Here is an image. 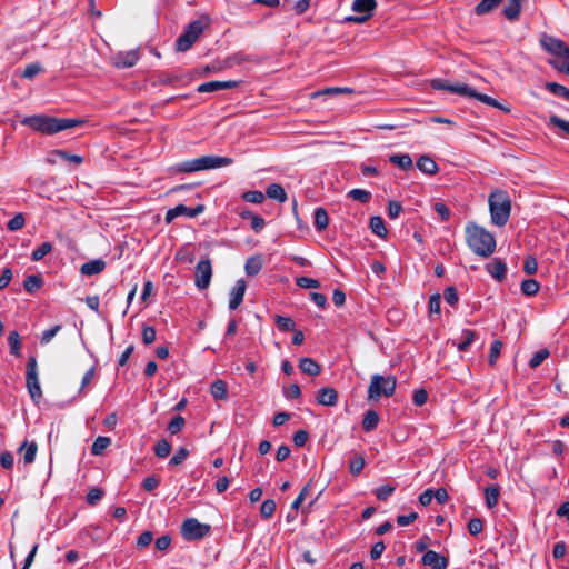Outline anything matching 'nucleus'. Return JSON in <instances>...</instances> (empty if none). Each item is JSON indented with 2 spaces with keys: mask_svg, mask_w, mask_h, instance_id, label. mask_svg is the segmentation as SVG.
<instances>
[{
  "mask_svg": "<svg viewBox=\"0 0 569 569\" xmlns=\"http://www.w3.org/2000/svg\"><path fill=\"white\" fill-rule=\"evenodd\" d=\"M466 241L470 250L482 258L490 257L496 250L493 234L475 222L466 226Z\"/></svg>",
  "mask_w": 569,
  "mask_h": 569,
  "instance_id": "f257e3e1",
  "label": "nucleus"
},
{
  "mask_svg": "<svg viewBox=\"0 0 569 569\" xmlns=\"http://www.w3.org/2000/svg\"><path fill=\"white\" fill-rule=\"evenodd\" d=\"M83 121L72 118H54L49 116L26 117L21 123L43 134H54L81 124Z\"/></svg>",
  "mask_w": 569,
  "mask_h": 569,
  "instance_id": "f03ea898",
  "label": "nucleus"
},
{
  "mask_svg": "<svg viewBox=\"0 0 569 569\" xmlns=\"http://www.w3.org/2000/svg\"><path fill=\"white\" fill-rule=\"evenodd\" d=\"M491 222L495 226L503 227L509 220L511 212V200L507 191L497 189L488 198Z\"/></svg>",
  "mask_w": 569,
  "mask_h": 569,
  "instance_id": "7ed1b4c3",
  "label": "nucleus"
},
{
  "mask_svg": "<svg viewBox=\"0 0 569 569\" xmlns=\"http://www.w3.org/2000/svg\"><path fill=\"white\" fill-rule=\"evenodd\" d=\"M397 387V378L392 375H372L368 387V399L378 401L381 397H391Z\"/></svg>",
  "mask_w": 569,
  "mask_h": 569,
  "instance_id": "20e7f679",
  "label": "nucleus"
},
{
  "mask_svg": "<svg viewBox=\"0 0 569 569\" xmlns=\"http://www.w3.org/2000/svg\"><path fill=\"white\" fill-rule=\"evenodd\" d=\"M207 24L202 19H198L189 23L183 33L179 36L176 41L177 51H188L203 32Z\"/></svg>",
  "mask_w": 569,
  "mask_h": 569,
  "instance_id": "39448f33",
  "label": "nucleus"
},
{
  "mask_svg": "<svg viewBox=\"0 0 569 569\" xmlns=\"http://www.w3.org/2000/svg\"><path fill=\"white\" fill-rule=\"evenodd\" d=\"M539 43L546 52L555 58L569 61V46L563 40L548 33H542Z\"/></svg>",
  "mask_w": 569,
  "mask_h": 569,
  "instance_id": "423d86ee",
  "label": "nucleus"
},
{
  "mask_svg": "<svg viewBox=\"0 0 569 569\" xmlns=\"http://www.w3.org/2000/svg\"><path fill=\"white\" fill-rule=\"evenodd\" d=\"M211 531V526L202 523L196 518H188L181 525V535L187 541L203 539Z\"/></svg>",
  "mask_w": 569,
  "mask_h": 569,
  "instance_id": "0eeeda50",
  "label": "nucleus"
},
{
  "mask_svg": "<svg viewBox=\"0 0 569 569\" xmlns=\"http://www.w3.org/2000/svg\"><path fill=\"white\" fill-rule=\"evenodd\" d=\"M27 389L34 402H38L42 397V390L38 379L37 371V358L34 356L29 357L27 362L26 372Z\"/></svg>",
  "mask_w": 569,
  "mask_h": 569,
  "instance_id": "6e6552de",
  "label": "nucleus"
},
{
  "mask_svg": "<svg viewBox=\"0 0 569 569\" xmlns=\"http://www.w3.org/2000/svg\"><path fill=\"white\" fill-rule=\"evenodd\" d=\"M376 7V0H353L351 8L355 12L360 14L346 17L345 21L352 23H365L371 18Z\"/></svg>",
  "mask_w": 569,
  "mask_h": 569,
  "instance_id": "1a4fd4ad",
  "label": "nucleus"
},
{
  "mask_svg": "<svg viewBox=\"0 0 569 569\" xmlns=\"http://www.w3.org/2000/svg\"><path fill=\"white\" fill-rule=\"evenodd\" d=\"M196 286L200 290L209 287L212 278V267L210 260H200L196 266Z\"/></svg>",
  "mask_w": 569,
  "mask_h": 569,
  "instance_id": "9d476101",
  "label": "nucleus"
},
{
  "mask_svg": "<svg viewBox=\"0 0 569 569\" xmlns=\"http://www.w3.org/2000/svg\"><path fill=\"white\" fill-rule=\"evenodd\" d=\"M204 204H198L194 208L187 207L182 203L171 208L167 211L164 220L167 223H171L176 218L180 216H187L189 218H194L204 211Z\"/></svg>",
  "mask_w": 569,
  "mask_h": 569,
  "instance_id": "9b49d317",
  "label": "nucleus"
},
{
  "mask_svg": "<svg viewBox=\"0 0 569 569\" xmlns=\"http://www.w3.org/2000/svg\"><path fill=\"white\" fill-rule=\"evenodd\" d=\"M196 159L198 171L227 167L233 163V159L220 156H202Z\"/></svg>",
  "mask_w": 569,
  "mask_h": 569,
  "instance_id": "f8f14e48",
  "label": "nucleus"
},
{
  "mask_svg": "<svg viewBox=\"0 0 569 569\" xmlns=\"http://www.w3.org/2000/svg\"><path fill=\"white\" fill-rule=\"evenodd\" d=\"M138 60L139 53L136 50L118 52L112 58L113 66L119 69L131 68L138 62Z\"/></svg>",
  "mask_w": 569,
  "mask_h": 569,
  "instance_id": "ddd939ff",
  "label": "nucleus"
},
{
  "mask_svg": "<svg viewBox=\"0 0 569 569\" xmlns=\"http://www.w3.org/2000/svg\"><path fill=\"white\" fill-rule=\"evenodd\" d=\"M239 86V81L237 80H228V81H209L201 83L197 91L199 93H207V92H214L219 90H227V89H233Z\"/></svg>",
  "mask_w": 569,
  "mask_h": 569,
  "instance_id": "4468645a",
  "label": "nucleus"
},
{
  "mask_svg": "<svg viewBox=\"0 0 569 569\" xmlns=\"http://www.w3.org/2000/svg\"><path fill=\"white\" fill-rule=\"evenodd\" d=\"M467 91L468 92H466L465 97L477 99L480 102H482L485 104H488V106H491L493 108L500 109V110H502L506 113L510 112V107L501 104L498 100H496L495 98H492V97H490L488 94L480 93V92L473 90L472 88H470L469 86H468V90Z\"/></svg>",
  "mask_w": 569,
  "mask_h": 569,
  "instance_id": "2eb2a0df",
  "label": "nucleus"
},
{
  "mask_svg": "<svg viewBox=\"0 0 569 569\" xmlns=\"http://www.w3.org/2000/svg\"><path fill=\"white\" fill-rule=\"evenodd\" d=\"M421 562L425 566L431 567V569H447L448 567V559L433 550L426 551Z\"/></svg>",
  "mask_w": 569,
  "mask_h": 569,
  "instance_id": "dca6fc26",
  "label": "nucleus"
},
{
  "mask_svg": "<svg viewBox=\"0 0 569 569\" xmlns=\"http://www.w3.org/2000/svg\"><path fill=\"white\" fill-rule=\"evenodd\" d=\"M430 84L435 90H447V91H450L452 93H457V94L463 96V97H465L466 92H468L467 84H463V83L450 84V83H448V81H446L443 79H433V80H431Z\"/></svg>",
  "mask_w": 569,
  "mask_h": 569,
  "instance_id": "f3484780",
  "label": "nucleus"
},
{
  "mask_svg": "<svg viewBox=\"0 0 569 569\" xmlns=\"http://www.w3.org/2000/svg\"><path fill=\"white\" fill-rule=\"evenodd\" d=\"M316 399L321 406L333 407L338 402V392L331 387H323L318 390Z\"/></svg>",
  "mask_w": 569,
  "mask_h": 569,
  "instance_id": "a211bd4d",
  "label": "nucleus"
},
{
  "mask_svg": "<svg viewBox=\"0 0 569 569\" xmlns=\"http://www.w3.org/2000/svg\"><path fill=\"white\" fill-rule=\"evenodd\" d=\"M246 292V281L240 279L237 281L236 286L232 288L229 300V309L236 310L243 301Z\"/></svg>",
  "mask_w": 569,
  "mask_h": 569,
  "instance_id": "6ab92c4d",
  "label": "nucleus"
},
{
  "mask_svg": "<svg viewBox=\"0 0 569 569\" xmlns=\"http://www.w3.org/2000/svg\"><path fill=\"white\" fill-rule=\"evenodd\" d=\"M526 0H507L502 13L509 21H516L521 13V6Z\"/></svg>",
  "mask_w": 569,
  "mask_h": 569,
  "instance_id": "aec40b11",
  "label": "nucleus"
},
{
  "mask_svg": "<svg viewBox=\"0 0 569 569\" xmlns=\"http://www.w3.org/2000/svg\"><path fill=\"white\" fill-rule=\"evenodd\" d=\"M488 273L497 281H502L506 278L507 266L503 261L495 259L486 266Z\"/></svg>",
  "mask_w": 569,
  "mask_h": 569,
  "instance_id": "412c9836",
  "label": "nucleus"
},
{
  "mask_svg": "<svg viewBox=\"0 0 569 569\" xmlns=\"http://www.w3.org/2000/svg\"><path fill=\"white\" fill-rule=\"evenodd\" d=\"M38 451V445L34 441L24 440L19 447V453L22 455L24 463L30 465L34 461Z\"/></svg>",
  "mask_w": 569,
  "mask_h": 569,
  "instance_id": "4be33fe9",
  "label": "nucleus"
},
{
  "mask_svg": "<svg viewBox=\"0 0 569 569\" xmlns=\"http://www.w3.org/2000/svg\"><path fill=\"white\" fill-rule=\"evenodd\" d=\"M106 268V262L102 259H94L83 263L80 272L84 276H96L102 272Z\"/></svg>",
  "mask_w": 569,
  "mask_h": 569,
  "instance_id": "5701e85b",
  "label": "nucleus"
},
{
  "mask_svg": "<svg viewBox=\"0 0 569 569\" xmlns=\"http://www.w3.org/2000/svg\"><path fill=\"white\" fill-rule=\"evenodd\" d=\"M417 168L421 172L429 174V176L436 174L439 170L438 164L435 162V160L428 156H421L417 160Z\"/></svg>",
  "mask_w": 569,
  "mask_h": 569,
  "instance_id": "b1692460",
  "label": "nucleus"
},
{
  "mask_svg": "<svg viewBox=\"0 0 569 569\" xmlns=\"http://www.w3.org/2000/svg\"><path fill=\"white\" fill-rule=\"evenodd\" d=\"M210 393L214 400H227L228 399L227 383L221 379L214 380L210 386Z\"/></svg>",
  "mask_w": 569,
  "mask_h": 569,
  "instance_id": "393cba45",
  "label": "nucleus"
},
{
  "mask_svg": "<svg viewBox=\"0 0 569 569\" xmlns=\"http://www.w3.org/2000/svg\"><path fill=\"white\" fill-rule=\"evenodd\" d=\"M299 369L308 376H317L320 373V366L309 357H305L299 361Z\"/></svg>",
  "mask_w": 569,
  "mask_h": 569,
  "instance_id": "a878e982",
  "label": "nucleus"
},
{
  "mask_svg": "<svg viewBox=\"0 0 569 569\" xmlns=\"http://www.w3.org/2000/svg\"><path fill=\"white\" fill-rule=\"evenodd\" d=\"M268 198L279 201L280 203H283L287 201L288 197L279 183H271L267 187L266 193Z\"/></svg>",
  "mask_w": 569,
  "mask_h": 569,
  "instance_id": "bb28decb",
  "label": "nucleus"
},
{
  "mask_svg": "<svg viewBox=\"0 0 569 569\" xmlns=\"http://www.w3.org/2000/svg\"><path fill=\"white\" fill-rule=\"evenodd\" d=\"M499 495H500V489H499V486H497V485L488 486L485 489L486 506L489 509H492L498 505Z\"/></svg>",
  "mask_w": 569,
  "mask_h": 569,
  "instance_id": "cd10ccee",
  "label": "nucleus"
},
{
  "mask_svg": "<svg viewBox=\"0 0 569 569\" xmlns=\"http://www.w3.org/2000/svg\"><path fill=\"white\" fill-rule=\"evenodd\" d=\"M379 415L375 410H368L365 413L361 426L366 432H370L378 427Z\"/></svg>",
  "mask_w": 569,
  "mask_h": 569,
  "instance_id": "c85d7f7f",
  "label": "nucleus"
},
{
  "mask_svg": "<svg viewBox=\"0 0 569 569\" xmlns=\"http://www.w3.org/2000/svg\"><path fill=\"white\" fill-rule=\"evenodd\" d=\"M313 223L318 231H322L328 227L329 217L325 208L319 207L315 210Z\"/></svg>",
  "mask_w": 569,
  "mask_h": 569,
  "instance_id": "c756f323",
  "label": "nucleus"
},
{
  "mask_svg": "<svg viewBox=\"0 0 569 569\" xmlns=\"http://www.w3.org/2000/svg\"><path fill=\"white\" fill-rule=\"evenodd\" d=\"M262 268V258L260 256L250 257L244 264L246 273L249 277L256 276Z\"/></svg>",
  "mask_w": 569,
  "mask_h": 569,
  "instance_id": "7c9ffc66",
  "label": "nucleus"
},
{
  "mask_svg": "<svg viewBox=\"0 0 569 569\" xmlns=\"http://www.w3.org/2000/svg\"><path fill=\"white\" fill-rule=\"evenodd\" d=\"M389 161L402 170H409L412 168V159L409 154H392L389 157Z\"/></svg>",
  "mask_w": 569,
  "mask_h": 569,
  "instance_id": "2f4dec72",
  "label": "nucleus"
},
{
  "mask_svg": "<svg viewBox=\"0 0 569 569\" xmlns=\"http://www.w3.org/2000/svg\"><path fill=\"white\" fill-rule=\"evenodd\" d=\"M370 230L372 233L380 238H385L387 236V228L385 226V221L381 217L375 216L370 218L369 222Z\"/></svg>",
  "mask_w": 569,
  "mask_h": 569,
  "instance_id": "473e14b6",
  "label": "nucleus"
},
{
  "mask_svg": "<svg viewBox=\"0 0 569 569\" xmlns=\"http://www.w3.org/2000/svg\"><path fill=\"white\" fill-rule=\"evenodd\" d=\"M502 0H481L475 8L477 16H483L496 9Z\"/></svg>",
  "mask_w": 569,
  "mask_h": 569,
  "instance_id": "72a5a7b5",
  "label": "nucleus"
},
{
  "mask_svg": "<svg viewBox=\"0 0 569 569\" xmlns=\"http://www.w3.org/2000/svg\"><path fill=\"white\" fill-rule=\"evenodd\" d=\"M546 89L552 94L569 101V89L558 82H547Z\"/></svg>",
  "mask_w": 569,
  "mask_h": 569,
  "instance_id": "f704fd0d",
  "label": "nucleus"
},
{
  "mask_svg": "<svg viewBox=\"0 0 569 569\" xmlns=\"http://www.w3.org/2000/svg\"><path fill=\"white\" fill-rule=\"evenodd\" d=\"M43 284V280L40 276L30 274L24 279L23 287L27 292L32 293L39 290Z\"/></svg>",
  "mask_w": 569,
  "mask_h": 569,
  "instance_id": "c9c22d12",
  "label": "nucleus"
},
{
  "mask_svg": "<svg viewBox=\"0 0 569 569\" xmlns=\"http://www.w3.org/2000/svg\"><path fill=\"white\" fill-rule=\"evenodd\" d=\"M8 343L10 347V353L20 357L21 356V340L18 331H11L8 336Z\"/></svg>",
  "mask_w": 569,
  "mask_h": 569,
  "instance_id": "e433bc0d",
  "label": "nucleus"
},
{
  "mask_svg": "<svg viewBox=\"0 0 569 569\" xmlns=\"http://www.w3.org/2000/svg\"><path fill=\"white\" fill-rule=\"evenodd\" d=\"M521 291L523 295L528 296V297H532L535 296L539 289H540V284L537 280L535 279H527V280H523L521 282Z\"/></svg>",
  "mask_w": 569,
  "mask_h": 569,
  "instance_id": "4c0bfd02",
  "label": "nucleus"
},
{
  "mask_svg": "<svg viewBox=\"0 0 569 569\" xmlns=\"http://www.w3.org/2000/svg\"><path fill=\"white\" fill-rule=\"evenodd\" d=\"M154 455L160 458V459H163V458H167L169 455H170V451H171V445L168 440L166 439H161L159 441H157V443L154 445Z\"/></svg>",
  "mask_w": 569,
  "mask_h": 569,
  "instance_id": "58836bf2",
  "label": "nucleus"
},
{
  "mask_svg": "<svg viewBox=\"0 0 569 569\" xmlns=\"http://www.w3.org/2000/svg\"><path fill=\"white\" fill-rule=\"evenodd\" d=\"M476 337L475 331L470 329L462 330V340L457 343V348L459 351H466L470 345L473 342Z\"/></svg>",
  "mask_w": 569,
  "mask_h": 569,
  "instance_id": "ea45409f",
  "label": "nucleus"
},
{
  "mask_svg": "<svg viewBox=\"0 0 569 569\" xmlns=\"http://www.w3.org/2000/svg\"><path fill=\"white\" fill-rule=\"evenodd\" d=\"M274 321H276L277 326L279 327V329L282 331H295V329H296L295 321L289 317L276 315Z\"/></svg>",
  "mask_w": 569,
  "mask_h": 569,
  "instance_id": "a19ab883",
  "label": "nucleus"
},
{
  "mask_svg": "<svg viewBox=\"0 0 569 569\" xmlns=\"http://www.w3.org/2000/svg\"><path fill=\"white\" fill-rule=\"evenodd\" d=\"M52 250V244L50 242H42L37 249H34L31 253L32 261H40L43 259L50 251Z\"/></svg>",
  "mask_w": 569,
  "mask_h": 569,
  "instance_id": "79ce46f5",
  "label": "nucleus"
},
{
  "mask_svg": "<svg viewBox=\"0 0 569 569\" xmlns=\"http://www.w3.org/2000/svg\"><path fill=\"white\" fill-rule=\"evenodd\" d=\"M353 89L347 88V87H329L323 89L322 91H317L312 93V98H316L321 94H329V96H336L340 93H352Z\"/></svg>",
  "mask_w": 569,
  "mask_h": 569,
  "instance_id": "37998d69",
  "label": "nucleus"
},
{
  "mask_svg": "<svg viewBox=\"0 0 569 569\" xmlns=\"http://www.w3.org/2000/svg\"><path fill=\"white\" fill-rule=\"evenodd\" d=\"M111 443L110 438L99 436L92 443L91 452L93 455H100Z\"/></svg>",
  "mask_w": 569,
  "mask_h": 569,
  "instance_id": "c03bdc74",
  "label": "nucleus"
},
{
  "mask_svg": "<svg viewBox=\"0 0 569 569\" xmlns=\"http://www.w3.org/2000/svg\"><path fill=\"white\" fill-rule=\"evenodd\" d=\"M348 197L361 203H367L371 199V193L363 189H352L348 192Z\"/></svg>",
  "mask_w": 569,
  "mask_h": 569,
  "instance_id": "a18cd8bd",
  "label": "nucleus"
},
{
  "mask_svg": "<svg viewBox=\"0 0 569 569\" xmlns=\"http://www.w3.org/2000/svg\"><path fill=\"white\" fill-rule=\"evenodd\" d=\"M51 154L57 156L60 159L73 162L76 164H81L83 162V158L81 156L70 154L69 152L61 149L53 150Z\"/></svg>",
  "mask_w": 569,
  "mask_h": 569,
  "instance_id": "49530a36",
  "label": "nucleus"
},
{
  "mask_svg": "<svg viewBox=\"0 0 569 569\" xmlns=\"http://www.w3.org/2000/svg\"><path fill=\"white\" fill-rule=\"evenodd\" d=\"M276 502L272 499H267L260 507L261 517L264 519L271 518L276 512Z\"/></svg>",
  "mask_w": 569,
  "mask_h": 569,
  "instance_id": "de8ad7c7",
  "label": "nucleus"
},
{
  "mask_svg": "<svg viewBox=\"0 0 569 569\" xmlns=\"http://www.w3.org/2000/svg\"><path fill=\"white\" fill-rule=\"evenodd\" d=\"M365 459L362 456H355L349 463V471L353 476H358L361 473L365 467Z\"/></svg>",
  "mask_w": 569,
  "mask_h": 569,
  "instance_id": "09e8293b",
  "label": "nucleus"
},
{
  "mask_svg": "<svg viewBox=\"0 0 569 569\" xmlns=\"http://www.w3.org/2000/svg\"><path fill=\"white\" fill-rule=\"evenodd\" d=\"M266 194L258 190L247 191L242 194V199L250 203H261L263 202Z\"/></svg>",
  "mask_w": 569,
  "mask_h": 569,
  "instance_id": "8fccbe9b",
  "label": "nucleus"
},
{
  "mask_svg": "<svg viewBox=\"0 0 569 569\" xmlns=\"http://www.w3.org/2000/svg\"><path fill=\"white\" fill-rule=\"evenodd\" d=\"M502 348V342L500 340H495L491 343L489 356H488V362L490 366H495L497 362V359L500 355Z\"/></svg>",
  "mask_w": 569,
  "mask_h": 569,
  "instance_id": "3c124183",
  "label": "nucleus"
},
{
  "mask_svg": "<svg viewBox=\"0 0 569 569\" xmlns=\"http://www.w3.org/2000/svg\"><path fill=\"white\" fill-rule=\"evenodd\" d=\"M549 356V351L547 349H540L537 352L533 353L531 359L529 360L530 368H537L539 367L545 359H547Z\"/></svg>",
  "mask_w": 569,
  "mask_h": 569,
  "instance_id": "603ef678",
  "label": "nucleus"
},
{
  "mask_svg": "<svg viewBox=\"0 0 569 569\" xmlns=\"http://www.w3.org/2000/svg\"><path fill=\"white\" fill-rule=\"evenodd\" d=\"M184 418L182 416H176L168 425V431L171 435L179 433L184 427Z\"/></svg>",
  "mask_w": 569,
  "mask_h": 569,
  "instance_id": "864d4df0",
  "label": "nucleus"
},
{
  "mask_svg": "<svg viewBox=\"0 0 569 569\" xmlns=\"http://www.w3.org/2000/svg\"><path fill=\"white\" fill-rule=\"evenodd\" d=\"M311 485H312V480H309L308 483L301 489L298 497L291 503V509L298 510L300 508L301 503L305 501V499L311 488Z\"/></svg>",
  "mask_w": 569,
  "mask_h": 569,
  "instance_id": "5fc2aeb1",
  "label": "nucleus"
},
{
  "mask_svg": "<svg viewBox=\"0 0 569 569\" xmlns=\"http://www.w3.org/2000/svg\"><path fill=\"white\" fill-rule=\"evenodd\" d=\"M102 497L103 490L98 487H94L89 490L86 500L90 506H94L102 499Z\"/></svg>",
  "mask_w": 569,
  "mask_h": 569,
  "instance_id": "6e6d98bb",
  "label": "nucleus"
},
{
  "mask_svg": "<svg viewBox=\"0 0 569 569\" xmlns=\"http://www.w3.org/2000/svg\"><path fill=\"white\" fill-rule=\"evenodd\" d=\"M197 166H198L197 164V159H191V160L182 161V162L177 164V171L186 172V173L196 172V171H198V167Z\"/></svg>",
  "mask_w": 569,
  "mask_h": 569,
  "instance_id": "4d7b16f0",
  "label": "nucleus"
},
{
  "mask_svg": "<svg viewBox=\"0 0 569 569\" xmlns=\"http://www.w3.org/2000/svg\"><path fill=\"white\" fill-rule=\"evenodd\" d=\"M395 490H396V488L393 486L383 485V486L378 487L375 490V493L379 500H387L395 492Z\"/></svg>",
  "mask_w": 569,
  "mask_h": 569,
  "instance_id": "13d9d810",
  "label": "nucleus"
},
{
  "mask_svg": "<svg viewBox=\"0 0 569 569\" xmlns=\"http://www.w3.org/2000/svg\"><path fill=\"white\" fill-rule=\"evenodd\" d=\"M189 456V451L186 448H179L176 453L171 457L169 461V466H179L181 465L187 457Z\"/></svg>",
  "mask_w": 569,
  "mask_h": 569,
  "instance_id": "bf43d9fd",
  "label": "nucleus"
},
{
  "mask_svg": "<svg viewBox=\"0 0 569 569\" xmlns=\"http://www.w3.org/2000/svg\"><path fill=\"white\" fill-rule=\"evenodd\" d=\"M296 283L300 288H305V289L319 288L320 287V282L317 279H312V278H308V277H298L296 279Z\"/></svg>",
  "mask_w": 569,
  "mask_h": 569,
  "instance_id": "052dcab7",
  "label": "nucleus"
},
{
  "mask_svg": "<svg viewBox=\"0 0 569 569\" xmlns=\"http://www.w3.org/2000/svg\"><path fill=\"white\" fill-rule=\"evenodd\" d=\"M61 330V326L60 325H56L47 330H44L42 332V336L40 338V342L41 345H47L49 343L52 338Z\"/></svg>",
  "mask_w": 569,
  "mask_h": 569,
  "instance_id": "680f3d73",
  "label": "nucleus"
},
{
  "mask_svg": "<svg viewBox=\"0 0 569 569\" xmlns=\"http://www.w3.org/2000/svg\"><path fill=\"white\" fill-rule=\"evenodd\" d=\"M24 226V217L22 213H17L12 219L8 221L7 228L10 231L20 230Z\"/></svg>",
  "mask_w": 569,
  "mask_h": 569,
  "instance_id": "e2e57ef3",
  "label": "nucleus"
},
{
  "mask_svg": "<svg viewBox=\"0 0 569 569\" xmlns=\"http://www.w3.org/2000/svg\"><path fill=\"white\" fill-rule=\"evenodd\" d=\"M153 540V533L149 530L143 531L137 539V547L143 549L150 546Z\"/></svg>",
  "mask_w": 569,
  "mask_h": 569,
  "instance_id": "0e129e2a",
  "label": "nucleus"
},
{
  "mask_svg": "<svg viewBox=\"0 0 569 569\" xmlns=\"http://www.w3.org/2000/svg\"><path fill=\"white\" fill-rule=\"evenodd\" d=\"M483 529V522L480 518H472L468 522V531L471 536L479 535Z\"/></svg>",
  "mask_w": 569,
  "mask_h": 569,
  "instance_id": "69168bd1",
  "label": "nucleus"
},
{
  "mask_svg": "<svg viewBox=\"0 0 569 569\" xmlns=\"http://www.w3.org/2000/svg\"><path fill=\"white\" fill-rule=\"evenodd\" d=\"M443 298L450 306L458 303L459 297L455 287H447L443 291Z\"/></svg>",
  "mask_w": 569,
  "mask_h": 569,
  "instance_id": "338daca9",
  "label": "nucleus"
},
{
  "mask_svg": "<svg viewBox=\"0 0 569 569\" xmlns=\"http://www.w3.org/2000/svg\"><path fill=\"white\" fill-rule=\"evenodd\" d=\"M549 121L555 127L561 129L569 137V121H566L556 114H552L549 118Z\"/></svg>",
  "mask_w": 569,
  "mask_h": 569,
  "instance_id": "774afa93",
  "label": "nucleus"
}]
</instances>
